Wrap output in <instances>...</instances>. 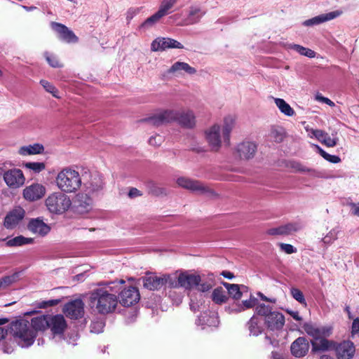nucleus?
<instances>
[{"instance_id":"f257e3e1","label":"nucleus","mask_w":359,"mask_h":359,"mask_svg":"<svg viewBox=\"0 0 359 359\" xmlns=\"http://www.w3.org/2000/svg\"><path fill=\"white\" fill-rule=\"evenodd\" d=\"M305 332L312 337V352L325 351L334 348L335 343L325 339L331 333L330 327L318 328L312 325H304Z\"/></svg>"},{"instance_id":"f03ea898","label":"nucleus","mask_w":359,"mask_h":359,"mask_svg":"<svg viewBox=\"0 0 359 359\" xmlns=\"http://www.w3.org/2000/svg\"><path fill=\"white\" fill-rule=\"evenodd\" d=\"M55 183L62 191L72 193L76 191L81 187V177L76 170L65 168L57 174Z\"/></svg>"},{"instance_id":"7ed1b4c3","label":"nucleus","mask_w":359,"mask_h":359,"mask_svg":"<svg viewBox=\"0 0 359 359\" xmlns=\"http://www.w3.org/2000/svg\"><path fill=\"white\" fill-rule=\"evenodd\" d=\"M9 330L13 337L25 346L32 344L36 337L31 324L27 320L20 319L9 325Z\"/></svg>"},{"instance_id":"20e7f679","label":"nucleus","mask_w":359,"mask_h":359,"mask_svg":"<svg viewBox=\"0 0 359 359\" xmlns=\"http://www.w3.org/2000/svg\"><path fill=\"white\" fill-rule=\"evenodd\" d=\"M117 304L116 297L107 292L93 293L89 299V306L95 308L100 313H109L114 311Z\"/></svg>"},{"instance_id":"39448f33","label":"nucleus","mask_w":359,"mask_h":359,"mask_svg":"<svg viewBox=\"0 0 359 359\" xmlns=\"http://www.w3.org/2000/svg\"><path fill=\"white\" fill-rule=\"evenodd\" d=\"M177 184L198 195H204L208 197L217 198L219 194L211 187L198 180L181 177L177 179Z\"/></svg>"},{"instance_id":"423d86ee","label":"nucleus","mask_w":359,"mask_h":359,"mask_svg":"<svg viewBox=\"0 0 359 359\" xmlns=\"http://www.w3.org/2000/svg\"><path fill=\"white\" fill-rule=\"evenodd\" d=\"M48 210L53 214L62 215L71 207L70 198L62 192H54L50 194L45 201Z\"/></svg>"},{"instance_id":"0eeeda50","label":"nucleus","mask_w":359,"mask_h":359,"mask_svg":"<svg viewBox=\"0 0 359 359\" xmlns=\"http://www.w3.org/2000/svg\"><path fill=\"white\" fill-rule=\"evenodd\" d=\"M143 287L149 290H159L161 287L168 283L171 287H176L177 283L170 274H147L142 278Z\"/></svg>"},{"instance_id":"6e6552de","label":"nucleus","mask_w":359,"mask_h":359,"mask_svg":"<svg viewBox=\"0 0 359 359\" xmlns=\"http://www.w3.org/2000/svg\"><path fill=\"white\" fill-rule=\"evenodd\" d=\"M81 177L83 191L92 194L99 192L103 189L102 177L97 173L86 170L82 173Z\"/></svg>"},{"instance_id":"1a4fd4ad","label":"nucleus","mask_w":359,"mask_h":359,"mask_svg":"<svg viewBox=\"0 0 359 359\" xmlns=\"http://www.w3.org/2000/svg\"><path fill=\"white\" fill-rule=\"evenodd\" d=\"M26 216L25 210L17 206L8 211L2 221V226L6 230H13L16 229L24 220Z\"/></svg>"},{"instance_id":"9d476101","label":"nucleus","mask_w":359,"mask_h":359,"mask_svg":"<svg viewBox=\"0 0 359 359\" xmlns=\"http://www.w3.org/2000/svg\"><path fill=\"white\" fill-rule=\"evenodd\" d=\"M84 302L80 299L71 300L64 304L62 313L68 318L78 320L84 316Z\"/></svg>"},{"instance_id":"9b49d317","label":"nucleus","mask_w":359,"mask_h":359,"mask_svg":"<svg viewBox=\"0 0 359 359\" xmlns=\"http://www.w3.org/2000/svg\"><path fill=\"white\" fill-rule=\"evenodd\" d=\"M222 128L219 124H213L205 130V138L211 151H217L222 145Z\"/></svg>"},{"instance_id":"f8f14e48","label":"nucleus","mask_w":359,"mask_h":359,"mask_svg":"<svg viewBox=\"0 0 359 359\" xmlns=\"http://www.w3.org/2000/svg\"><path fill=\"white\" fill-rule=\"evenodd\" d=\"M46 194V187L39 182L32 183L27 186L22 191L24 199L29 202L38 201L43 198Z\"/></svg>"},{"instance_id":"ddd939ff","label":"nucleus","mask_w":359,"mask_h":359,"mask_svg":"<svg viewBox=\"0 0 359 359\" xmlns=\"http://www.w3.org/2000/svg\"><path fill=\"white\" fill-rule=\"evenodd\" d=\"M6 185L13 189L21 187L25 182V177L22 171L18 168H13L6 170L3 175Z\"/></svg>"},{"instance_id":"4468645a","label":"nucleus","mask_w":359,"mask_h":359,"mask_svg":"<svg viewBox=\"0 0 359 359\" xmlns=\"http://www.w3.org/2000/svg\"><path fill=\"white\" fill-rule=\"evenodd\" d=\"M90 194L82 191L76 195L74 208L77 212L84 214L89 212L92 210L93 200Z\"/></svg>"},{"instance_id":"2eb2a0df","label":"nucleus","mask_w":359,"mask_h":359,"mask_svg":"<svg viewBox=\"0 0 359 359\" xmlns=\"http://www.w3.org/2000/svg\"><path fill=\"white\" fill-rule=\"evenodd\" d=\"M178 113L173 110H165L147 117L145 121L154 126H160L172 121L177 122Z\"/></svg>"},{"instance_id":"dca6fc26","label":"nucleus","mask_w":359,"mask_h":359,"mask_svg":"<svg viewBox=\"0 0 359 359\" xmlns=\"http://www.w3.org/2000/svg\"><path fill=\"white\" fill-rule=\"evenodd\" d=\"M177 287H182L186 289H191L194 286L197 285L201 281V276L194 273H189L187 272H180L176 275Z\"/></svg>"},{"instance_id":"f3484780","label":"nucleus","mask_w":359,"mask_h":359,"mask_svg":"<svg viewBox=\"0 0 359 359\" xmlns=\"http://www.w3.org/2000/svg\"><path fill=\"white\" fill-rule=\"evenodd\" d=\"M153 51L163 50L166 48H184V45L176 40L166 38L158 37L153 41L151 45Z\"/></svg>"},{"instance_id":"a211bd4d","label":"nucleus","mask_w":359,"mask_h":359,"mask_svg":"<svg viewBox=\"0 0 359 359\" xmlns=\"http://www.w3.org/2000/svg\"><path fill=\"white\" fill-rule=\"evenodd\" d=\"M177 123L182 128L192 129L196 126L197 121L194 111L189 109L178 113Z\"/></svg>"},{"instance_id":"6ab92c4d","label":"nucleus","mask_w":359,"mask_h":359,"mask_svg":"<svg viewBox=\"0 0 359 359\" xmlns=\"http://www.w3.org/2000/svg\"><path fill=\"white\" fill-rule=\"evenodd\" d=\"M49 328L54 334H60L67 327V323L62 314L48 315Z\"/></svg>"},{"instance_id":"aec40b11","label":"nucleus","mask_w":359,"mask_h":359,"mask_svg":"<svg viewBox=\"0 0 359 359\" xmlns=\"http://www.w3.org/2000/svg\"><path fill=\"white\" fill-rule=\"evenodd\" d=\"M27 228L30 232L39 236H46L51 229L50 226L40 218L30 219Z\"/></svg>"},{"instance_id":"412c9836","label":"nucleus","mask_w":359,"mask_h":359,"mask_svg":"<svg viewBox=\"0 0 359 359\" xmlns=\"http://www.w3.org/2000/svg\"><path fill=\"white\" fill-rule=\"evenodd\" d=\"M257 151L255 143L250 141H245L237 146L236 152L240 159L248 161L254 157Z\"/></svg>"},{"instance_id":"4be33fe9","label":"nucleus","mask_w":359,"mask_h":359,"mask_svg":"<svg viewBox=\"0 0 359 359\" xmlns=\"http://www.w3.org/2000/svg\"><path fill=\"white\" fill-rule=\"evenodd\" d=\"M120 298L121 304L126 306H130L139 301L140 294L135 287L128 286L122 290Z\"/></svg>"},{"instance_id":"5701e85b","label":"nucleus","mask_w":359,"mask_h":359,"mask_svg":"<svg viewBox=\"0 0 359 359\" xmlns=\"http://www.w3.org/2000/svg\"><path fill=\"white\" fill-rule=\"evenodd\" d=\"M45 147L42 144L35 143L34 144H25L17 149L16 154L21 158H26L29 156L40 155L44 154Z\"/></svg>"},{"instance_id":"b1692460","label":"nucleus","mask_w":359,"mask_h":359,"mask_svg":"<svg viewBox=\"0 0 359 359\" xmlns=\"http://www.w3.org/2000/svg\"><path fill=\"white\" fill-rule=\"evenodd\" d=\"M334 348L339 359H351L355 353L353 344L350 341H344L338 344H335Z\"/></svg>"},{"instance_id":"393cba45","label":"nucleus","mask_w":359,"mask_h":359,"mask_svg":"<svg viewBox=\"0 0 359 359\" xmlns=\"http://www.w3.org/2000/svg\"><path fill=\"white\" fill-rule=\"evenodd\" d=\"M309 349L308 341L302 337L298 338L291 346L292 353L297 357L304 356Z\"/></svg>"},{"instance_id":"a878e982","label":"nucleus","mask_w":359,"mask_h":359,"mask_svg":"<svg viewBox=\"0 0 359 359\" xmlns=\"http://www.w3.org/2000/svg\"><path fill=\"white\" fill-rule=\"evenodd\" d=\"M258 313L261 315H266L268 323L272 324L277 328H280L283 327V325H284V316L279 313L273 312L267 315L266 312L265 311L264 307L262 306H260Z\"/></svg>"},{"instance_id":"bb28decb","label":"nucleus","mask_w":359,"mask_h":359,"mask_svg":"<svg viewBox=\"0 0 359 359\" xmlns=\"http://www.w3.org/2000/svg\"><path fill=\"white\" fill-rule=\"evenodd\" d=\"M273 102L276 107L283 115L291 117L295 115L294 109L283 99L274 97Z\"/></svg>"},{"instance_id":"cd10ccee","label":"nucleus","mask_w":359,"mask_h":359,"mask_svg":"<svg viewBox=\"0 0 359 359\" xmlns=\"http://www.w3.org/2000/svg\"><path fill=\"white\" fill-rule=\"evenodd\" d=\"M181 71H184L190 75L196 73V69L194 67L184 62H177L174 63L168 70V72L169 74H175Z\"/></svg>"},{"instance_id":"c85d7f7f","label":"nucleus","mask_w":359,"mask_h":359,"mask_svg":"<svg viewBox=\"0 0 359 359\" xmlns=\"http://www.w3.org/2000/svg\"><path fill=\"white\" fill-rule=\"evenodd\" d=\"M341 14V12L339 11L330 12L329 13L321 15L320 16L309 20L304 22V25L306 26H310L316 24H320L325 21L332 20Z\"/></svg>"},{"instance_id":"c756f323","label":"nucleus","mask_w":359,"mask_h":359,"mask_svg":"<svg viewBox=\"0 0 359 359\" xmlns=\"http://www.w3.org/2000/svg\"><path fill=\"white\" fill-rule=\"evenodd\" d=\"M53 29L59 33L61 36L69 42L76 41V36L69 31L65 26L57 23L52 24Z\"/></svg>"},{"instance_id":"7c9ffc66","label":"nucleus","mask_w":359,"mask_h":359,"mask_svg":"<svg viewBox=\"0 0 359 359\" xmlns=\"http://www.w3.org/2000/svg\"><path fill=\"white\" fill-rule=\"evenodd\" d=\"M47 316H41L32 319L31 325L34 331H44L47 328H49Z\"/></svg>"},{"instance_id":"2f4dec72","label":"nucleus","mask_w":359,"mask_h":359,"mask_svg":"<svg viewBox=\"0 0 359 359\" xmlns=\"http://www.w3.org/2000/svg\"><path fill=\"white\" fill-rule=\"evenodd\" d=\"M23 167L34 174H39L46 170L47 165L43 161H29L22 164Z\"/></svg>"},{"instance_id":"473e14b6","label":"nucleus","mask_w":359,"mask_h":359,"mask_svg":"<svg viewBox=\"0 0 359 359\" xmlns=\"http://www.w3.org/2000/svg\"><path fill=\"white\" fill-rule=\"evenodd\" d=\"M34 242L32 238L25 237L23 236H18L11 239L6 241V245L8 247H18L23 245L31 244Z\"/></svg>"},{"instance_id":"72a5a7b5","label":"nucleus","mask_w":359,"mask_h":359,"mask_svg":"<svg viewBox=\"0 0 359 359\" xmlns=\"http://www.w3.org/2000/svg\"><path fill=\"white\" fill-rule=\"evenodd\" d=\"M269 137L273 142L279 144L285 140L287 137V133L284 129L274 127L271 128Z\"/></svg>"},{"instance_id":"f704fd0d","label":"nucleus","mask_w":359,"mask_h":359,"mask_svg":"<svg viewBox=\"0 0 359 359\" xmlns=\"http://www.w3.org/2000/svg\"><path fill=\"white\" fill-rule=\"evenodd\" d=\"M212 299L216 304H222L227 301L228 297L226 294L225 290L222 287H219L213 290Z\"/></svg>"},{"instance_id":"c9c22d12","label":"nucleus","mask_w":359,"mask_h":359,"mask_svg":"<svg viewBox=\"0 0 359 359\" xmlns=\"http://www.w3.org/2000/svg\"><path fill=\"white\" fill-rule=\"evenodd\" d=\"M236 118L233 116H226L223 120L222 135H228L233 128Z\"/></svg>"},{"instance_id":"e433bc0d","label":"nucleus","mask_w":359,"mask_h":359,"mask_svg":"<svg viewBox=\"0 0 359 359\" xmlns=\"http://www.w3.org/2000/svg\"><path fill=\"white\" fill-rule=\"evenodd\" d=\"M224 286L228 291L229 295L235 300H238L242 297V292L240 287L236 284L224 283Z\"/></svg>"},{"instance_id":"4c0bfd02","label":"nucleus","mask_w":359,"mask_h":359,"mask_svg":"<svg viewBox=\"0 0 359 359\" xmlns=\"http://www.w3.org/2000/svg\"><path fill=\"white\" fill-rule=\"evenodd\" d=\"M292 48L299 53L300 55L306 56L309 58H314L316 56V53L309 48L299 45H293Z\"/></svg>"},{"instance_id":"58836bf2","label":"nucleus","mask_w":359,"mask_h":359,"mask_svg":"<svg viewBox=\"0 0 359 359\" xmlns=\"http://www.w3.org/2000/svg\"><path fill=\"white\" fill-rule=\"evenodd\" d=\"M165 15L158 10V12H156L155 14L151 15V17L148 18L142 24L143 27H151L156 24L157 22L160 20L161 18H162Z\"/></svg>"},{"instance_id":"ea45409f","label":"nucleus","mask_w":359,"mask_h":359,"mask_svg":"<svg viewBox=\"0 0 359 359\" xmlns=\"http://www.w3.org/2000/svg\"><path fill=\"white\" fill-rule=\"evenodd\" d=\"M17 274H13L11 276H5L0 278V290H4L11 285L17 280Z\"/></svg>"},{"instance_id":"a19ab883","label":"nucleus","mask_w":359,"mask_h":359,"mask_svg":"<svg viewBox=\"0 0 359 359\" xmlns=\"http://www.w3.org/2000/svg\"><path fill=\"white\" fill-rule=\"evenodd\" d=\"M318 149L319 150L320 154L327 161L333 163H338L341 161L339 157L337 156L330 155L319 147H318Z\"/></svg>"},{"instance_id":"79ce46f5","label":"nucleus","mask_w":359,"mask_h":359,"mask_svg":"<svg viewBox=\"0 0 359 359\" xmlns=\"http://www.w3.org/2000/svg\"><path fill=\"white\" fill-rule=\"evenodd\" d=\"M40 83L46 91L53 94V96L58 97V95H57V90L50 83L46 80H42L40 81Z\"/></svg>"},{"instance_id":"37998d69","label":"nucleus","mask_w":359,"mask_h":359,"mask_svg":"<svg viewBox=\"0 0 359 359\" xmlns=\"http://www.w3.org/2000/svg\"><path fill=\"white\" fill-rule=\"evenodd\" d=\"M176 1L177 0H163L159 10L166 15Z\"/></svg>"},{"instance_id":"c03bdc74","label":"nucleus","mask_w":359,"mask_h":359,"mask_svg":"<svg viewBox=\"0 0 359 359\" xmlns=\"http://www.w3.org/2000/svg\"><path fill=\"white\" fill-rule=\"evenodd\" d=\"M322 143L328 147H334L337 143V139L335 137H332L327 133Z\"/></svg>"},{"instance_id":"a18cd8bd","label":"nucleus","mask_w":359,"mask_h":359,"mask_svg":"<svg viewBox=\"0 0 359 359\" xmlns=\"http://www.w3.org/2000/svg\"><path fill=\"white\" fill-rule=\"evenodd\" d=\"M286 233L285 227L280 226L278 228L270 229L267 231V234L270 236L283 235Z\"/></svg>"},{"instance_id":"49530a36","label":"nucleus","mask_w":359,"mask_h":359,"mask_svg":"<svg viewBox=\"0 0 359 359\" xmlns=\"http://www.w3.org/2000/svg\"><path fill=\"white\" fill-rule=\"evenodd\" d=\"M8 322L7 318H0V341L6 338L8 334V330L1 327V325L6 324Z\"/></svg>"},{"instance_id":"de8ad7c7","label":"nucleus","mask_w":359,"mask_h":359,"mask_svg":"<svg viewBox=\"0 0 359 359\" xmlns=\"http://www.w3.org/2000/svg\"><path fill=\"white\" fill-rule=\"evenodd\" d=\"M279 247L281 249V250L289 255L294 253L296 252V249L290 244L282 243L279 244Z\"/></svg>"},{"instance_id":"09e8293b","label":"nucleus","mask_w":359,"mask_h":359,"mask_svg":"<svg viewBox=\"0 0 359 359\" xmlns=\"http://www.w3.org/2000/svg\"><path fill=\"white\" fill-rule=\"evenodd\" d=\"M311 133L313 135L320 140L321 142L323 141V139L325 138V135H327L326 133L321 130H312Z\"/></svg>"},{"instance_id":"8fccbe9b","label":"nucleus","mask_w":359,"mask_h":359,"mask_svg":"<svg viewBox=\"0 0 359 359\" xmlns=\"http://www.w3.org/2000/svg\"><path fill=\"white\" fill-rule=\"evenodd\" d=\"M292 294L293 297L298 302L301 303H303L304 302L303 294L300 290L297 289H293L292 291Z\"/></svg>"},{"instance_id":"3c124183","label":"nucleus","mask_w":359,"mask_h":359,"mask_svg":"<svg viewBox=\"0 0 359 359\" xmlns=\"http://www.w3.org/2000/svg\"><path fill=\"white\" fill-rule=\"evenodd\" d=\"M47 61L53 67H60L62 66L59 59L55 57H47Z\"/></svg>"},{"instance_id":"603ef678","label":"nucleus","mask_w":359,"mask_h":359,"mask_svg":"<svg viewBox=\"0 0 359 359\" xmlns=\"http://www.w3.org/2000/svg\"><path fill=\"white\" fill-rule=\"evenodd\" d=\"M316 100H317L318 102H324L330 107L334 106V103L331 100H330L329 98L325 97L322 96L321 95H316Z\"/></svg>"},{"instance_id":"864d4df0","label":"nucleus","mask_w":359,"mask_h":359,"mask_svg":"<svg viewBox=\"0 0 359 359\" xmlns=\"http://www.w3.org/2000/svg\"><path fill=\"white\" fill-rule=\"evenodd\" d=\"M359 332V318H357L353 320L352 326H351V334L354 335Z\"/></svg>"},{"instance_id":"5fc2aeb1","label":"nucleus","mask_w":359,"mask_h":359,"mask_svg":"<svg viewBox=\"0 0 359 359\" xmlns=\"http://www.w3.org/2000/svg\"><path fill=\"white\" fill-rule=\"evenodd\" d=\"M256 304L255 298L250 297L248 300L243 301L242 304L245 308H252Z\"/></svg>"},{"instance_id":"6e6d98bb","label":"nucleus","mask_w":359,"mask_h":359,"mask_svg":"<svg viewBox=\"0 0 359 359\" xmlns=\"http://www.w3.org/2000/svg\"><path fill=\"white\" fill-rule=\"evenodd\" d=\"M142 195V192L135 188L131 189L128 193V196L130 198H137V197L141 196Z\"/></svg>"},{"instance_id":"4d7b16f0","label":"nucleus","mask_w":359,"mask_h":359,"mask_svg":"<svg viewBox=\"0 0 359 359\" xmlns=\"http://www.w3.org/2000/svg\"><path fill=\"white\" fill-rule=\"evenodd\" d=\"M198 285V290H200L201 292L208 291L212 287V285L208 283H200Z\"/></svg>"},{"instance_id":"13d9d810","label":"nucleus","mask_w":359,"mask_h":359,"mask_svg":"<svg viewBox=\"0 0 359 359\" xmlns=\"http://www.w3.org/2000/svg\"><path fill=\"white\" fill-rule=\"evenodd\" d=\"M59 302H60V301L57 299L49 300V301L43 302L42 303L43 305L41 306V307L46 308L48 306H54L57 305Z\"/></svg>"},{"instance_id":"bf43d9fd","label":"nucleus","mask_w":359,"mask_h":359,"mask_svg":"<svg viewBox=\"0 0 359 359\" xmlns=\"http://www.w3.org/2000/svg\"><path fill=\"white\" fill-rule=\"evenodd\" d=\"M287 313L291 316H292L295 320H302V318L299 317L298 313L294 312V311H287Z\"/></svg>"},{"instance_id":"052dcab7","label":"nucleus","mask_w":359,"mask_h":359,"mask_svg":"<svg viewBox=\"0 0 359 359\" xmlns=\"http://www.w3.org/2000/svg\"><path fill=\"white\" fill-rule=\"evenodd\" d=\"M288 166H290L291 168H297V169H298V167H299L298 164H297L294 162L289 163Z\"/></svg>"},{"instance_id":"680f3d73","label":"nucleus","mask_w":359,"mask_h":359,"mask_svg":"<svg viewBox=\"0 0 359 359\" xmlns=\"http://www.w3.org/2000/svg\"><path fill=\"white\" fill-rule=\"evenodd\" d=\"M320 359H332V357L327 354H324L321 356Z\"/></svg>"},{"instance_id":"e2e57ef3","label":"nucleus","mask_w":359,"mask_h":359,"mask_svg":"<svg viewBox=\"0 0 359 359\" xmlns=\"http://www.w3.org/2000/svg\"><path fill=\"white\" fill-rule=\"evenodd\" d=\"M354 213H355V215L359 216V205L355 208Z\"/></svg>"},{"instance_id":"0e129e2a","label":"nucleus","mask_w":359,"mask_h":359,"mask_svg":"<svg viewBox=\"0 0 359 359\" xmlns=\"http://www.w3.org/2000/svg\"><path fill=\"white\" fill-rule=\"evenodd\" d=\"M259 295L262 297V299H264L265 301H269V299L265 296H264L262 294L259 293Z\"/></svg>"},{"instance_id":"69168bd1","label":"nucleus","mask_w":359,"mask_h":359,"mask_svg":"<svg viewBox=\"0 0 359 359\" xmlns=\"http://www.w3.org/2000/svg\"><path fill=\"white\" fill-rule=\"evenodd\" d=\"M223 274H224L225 276H227V277H229V278H231V276H229V274H226V275L225 273H223Z\"/></svg>"},{"instance_id":"338daca9","label":"nucleus","mask_w":359,"mask_h":359,"mask_svg":"<svg viewBox=\"0 0 359 359\" xmlns=\"http://www.w3.org/2000/svg\"><path fill=\"white\" fill-rule=\"evenodd\" d=\"M223 274H224L225 276H227V277H229V278H231V276H229V274H226V275L225 273H223Z\"/></svg>"},{"instance_id":"774afa93","label":"nucleus","mask_w":359,"mask_h":359,"mask_svg":"<svg viewBox=\"0 0 359 359\" xmlns=\"http://www.w3.org/2000/svg\"><path fill=\"white\" fill-rule=\"evenodd\" d=\"M3 73L1 72V70L0 69V76H2Z\"/></svg>"}]
</instances>
